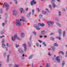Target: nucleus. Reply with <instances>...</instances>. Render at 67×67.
Segmentation results:
<instances>
[{
    "label": "nucleus",
    "instance_id": "nucleus-1",
    "mask_svg": "<svg viewBox=\"0 0 67 67\" xmlns=\"http://www.w3.org/2000/svg\"><path fill=\"white\" fill-rule=\"evenodd\" d=\"M21 18L22 19V20L21 19H20V20L19 19L16 20L15 24L16 26H21V23L20 21H22L23 22H24L25 21V18L24 17L22 16L21 17Z\"/></svg>",
    "mask_w": 67,
    "mask_h": 67
},
{
    "label": "nucleus",
    "instance_id": "nucleus-2",
    "mask_svg": "<svg viewBox=\"0 0 67 67\" xmlns=\"http://www.w3.org/2000/svg\"><path fill=\"white\" fill-rule=\"evenodd\" d=\"M16 38H17L18 40H21V39L18 37L16 35H14L13 36H12V40L13 41H14Z\"/></svg>",
    "mask_w": 67,
    "mask_h": 67
},
{
    "label": "nucleus",
    "instance_id": "nucleus-3",
    "mask_svg": "<svg viewBox=\"0 0 67 67\" xmlns=\"http://www.w3.org/2000/svg\"><path fill=\"white\" fill-rule=\"evenodd\" d=\"M22 46L24 48V51L26 52V43H25L22 45Z\"/></svg>",
    "mask_w": 67,
    "mask_h": 67
},
{
    "label": "nucleus",
    "instance_id": "nucleus-4",
    "mask_svg": "<svg viewBox=\"0 0 67 67\" xmlns=\"http://www.w3.org/2000/svg\"><path fill=\"white\" fill-rule=\"evenodd\" d=\"M54 23L53 22H52V21H49L48 22V26H50L51 25H53Z\"/></svg>",
    "mask_w": 67,
    "mask_h": 67
},
{
    "label": "nucleus",
    "instance_id": "nucleus-5",
    "mask_svg": "<svg viewBox=\"0 0 67 67\" xmlns=\"http://www.w3.org/2000/svg\"><path fill=\"white\" fill-rule=\"evenodd\" d=\"M36 4V1H35V0H33L32 1H31L30 3V4L31 5H33V4Z\"/></svg>",
    "mask_w": 67,
    "mask_h": 67
},
{
    "label": "nucleus",
    "instance_id": "nucleus-6",
    "mask_svg": "<svg viewBox=\"0 0 67 67\" xmlns=\"http://www.w3.org/2000/svg\"><path fill=\"white\" fill-rule=\"evenodd\" d=\"M18 14V11L16 10H14L13 11V14L14 15H16Z\"/></svg>",
    "mask_w": 67,
    "mask_h": 67
},
{
    "label": "nucleus",
    "instance_id": "nucleus-7",
    "mask_svg": "<svg viewBox=\"0 0 67 67\" xmlns=\"http://www.w3.org/2000/svg\"><path fill=\"white\" fill-rule=\"evenodd\" d=\"M34 26L36 29V30H40V28H38L39 27L38 26H37L36 25H34Z\"/></svg>",
    "mask_w": 67,
    "mask_h": 67
},
{
    "label": "nucleus",
    "instance_id": "nucleus-8",
    "mask_svg": "<svg viewBox=\"0 0 67 67\" xmlns=\"http://www.w3.org/2000/svg\"><path fill=\"white\" fill-rule=\"evenodd\" d=\"M58 32L59 35H61L62 33V30L60 29H59L58 31Z\"/></svg>",
    "mask_w": 67,
    "mask_h": 67
},
{
    "label": "nucleus",
    "instance_id": "nucleus-9",
    "mask_svg": "<svg viewBox=\"0 0 67 67\" xmlns=\"http://www.w3.org/2000/svg\"><path fill=\"white\" fill-rule=\"evenodd\" d=\"M18 51L20 54H22V53H23V51L21 49H19Z\"/></svg>",
    "mask_w": 67,
    "mask_h": 67
},
{
    "label": "nucleus",
    "instance_id": "nucleus-10",
    "mask_svg": "<svg viewBox=\"0 0 67 67\" xmlns=\"http://www.w3.org/2000/svg\"><path fill=\"white\" fill-rule=\"evenodd\" d=\"M5 5L6 7V9H9V5L8 4H5Z\"/></svg>",
    "mask_w": 67,
    "mask_h": 67
},
{
    "label": "nucleus",
    "instance_id": "nucleus-11",
    "mask_svg": "<svg viewBox=\"0 0 67 67\" xmlns=\"http://www.w3.org/2000/svg\"><path fill=\"white\" fill-rule=\"evenodd\" d=\"M20 10L21 11V13H24V10L22 8H20Z\"/></svg>",
    "mask_w": 67,
    "mask_h": 67
},
{
    "label": "nucleus",
    "instance_id": "nucleus-12",
    "mask_svg": "<svg viewBox=\"0 0 67 67\" xmlns=\"http://www.w3.org/2000/svg\"><path fill=\"white\" fill-rule=\"evenodd\" d=\"M56 60L59 63L60 62V59H59V57H56V58H55Z\"/></svg>",
    "mask_w": 67,
    "mask_h": 67
},
{
    "label": "nucleus",
    "instance_id": "nucleus-13",
    "mask_svg": "<svg viewBox=\"0 0 67 67\" xmlns=\"http://www.w3.org/2000/svg\"><path fill=\"white\" fill-rule=\"evenodd\" d=\"M46 33V32L44 30L42 31L41 32V34H42V35L45 34Z\"/></svg>",
    "mask_w": 67,
    "mask_h": 67
},
{
    "label": "nucleus",
    "instance_id": "nucleus-14",
    "mask_svg": "<svg viewBox=\"0 0 67 67\" xmlns=\"http://www.w3.org/2000/svg\"><path fill=\"white\" fill-rule=\"evenodd\" d=\"M20 36L21 37H24V32H21L20 34Z\"/></svg>",
    "mask_w": 67,
    "mask_h": 67
},
{
    "label": "nucleus",
    "instance_id": "nucleus-15",
    "mask_svg": "<svg viewBox=\"0 0 67 67\" xmlns=\"http://www.w3.org/2000/svg\"><path fill=\"white\" fill-rule=\"evenodd\" d=\"M28 45L29 47H31V45L32 44V43H31V41H28Z\"/></svg>",
    "mask_w": 67,
    "mask_h": 67
},
{
    "label": "nucleus",
    "instance_id": "nucleus-16",
    "mask_svg": "<svg viewBox=\"0 0 67 67\" xmlns=\"http://www.w3.org/2000/svg\"><path fill=\"white\" fill-rule=\"evenodd\" d=\"M51 4H52V5L53 8H55L56 7V4L54 3H51Z\"/></svg>",
    "mask_w": 67,
    "mask_h": 67
},
{
    "label": "nucleus",
    "instance_id": "nucleus-17",
    "mask_svg": "<svg viewBox=\"0 0 67 67\" xmlns=\"http://www.w3.org/2000/svg\"><path fill=\"white\" fill-rule=\"evenodd\" d=\"M55 38H58L59 40H61V36L60 35H59V37H55Z\"/></svg>",
    "mask_w": 67,
    "mask_h": 67
},
{
    "label": "nucleus",
    "instance_id": "nucleus-18",
    "mask_svg": "<svg viewBox=\"0 0 67 67\" xmlns=\"http://www.w3.org/2000/svg\"><path fill=\"white\" fill-rule=\"evenodd\" d=\"M38 25H40L41 26L43 27L45 26V24H40V23L38 24Z\"/></svg>",
    "mask_w": 67,
    "mask_h": 67
},
{
    "label": "nucleus",
    "instance_id": "nucleus-19",
    "mask_svg": "<svg viewBox=\"0 0 67 67\" xmlns=\"http://www.w3.org/2000/svg\"><path fill=\"white\" fill-rule=\"evenodd\" d=\"M9 56H10V55L8 54L7 56V60L8 63L9 62Z\"/></svg>",
    "mask_w": 67,
    "mask_h": 67
},
{
    "label": "nucleus",
    "instance_id": "nucleus-20",
    "mask_svg": "<svg viewBox=\"0 0 67 67\" xmlns=\"http://www.w3.org/2000/svg\"><path fill=\"white\" fill-rule=\"evenodd\" d=\"M56 24H57V25H58V26H59V27H61V26H62V25H61V24H60V23L58 22L56 23Z\"/></svg>",
    "mask_w": 67,
    "mask_h": 67
},
{
    "label": "nucleus",
    "instance_id": "nucleus-21",
    "mask_svg": "<svg viewBox=\"0 0 67 67\" xmlns=\"http://www.w3.org/2000/svg\"><path fill=\"white\" fill-rule=\"evenodd\" d=\"M31 12H30L27 15V17L28 18H29L30 16V15L31 14Z\"/></svg>",
    "mask_w": 67,
    "mask_h": 67
},
{
    "label": "nucleus",
    "instance_id": "nucleus-22",
    "mask_svg": "<svg viewBox=\"0 0 67 67\" xmlns=\"http://www.w3.org/2000/svg\"><path fill=\"white\" fill-rule=\"evenodd\" d=\"M63 36L64 37L65 36V34H66V32H65V31H63Z\"/></svg>",
    "mask_w": 67,
    "mask_h": 67
},
{
    "label": "nucleus",
    "instance_id": "nucleus-23",
    "mask_svg": "<svg viewBox=\"0 0 67 67\" xmlns=\"http://www.w3.org/2000/svg\"><path fill=\"white\" fill-rule=\"evenodd\" d=\"M51 50H52V51H54L55 49V47H52L51 48Z\"/></svg>",
    "mask_w": 67,
    "mask_h": 67
},
{
    "label": "nucleus",
    "instance_id": "nucleus-24",
    "mask_svg": "<svg viewBox=\"0 0 67 67\" xmlns=\"http://www.w3.org/2000/svg\"><path fill=\"white\" fill-rule=\"evenodd\" d=\"M40 18H43V15L41 14H40L39 16Z\"/></svg>",
    "mask_w": 67,
    "mask_h": 67
},
{
    "label": "nucleus",
    "instance_id": "nucleus-25",
    "mask_svg": "<svg viewBox=\"0 0 67 67\" xmlns=\"http://www.w3.org/2000/svg\"><path fill=\"white\" fill-rule=\"evenodd\" d=\"M2 47H3V48H5V44H2Z\"/></svg>",
    "mask_w": 67,
    "mask_h": 67
},
{
    "label": "nucleus",
    "instance_id": "nucleus-26",
    "mask_svg": "<svg viewBox=\"0 0 67 67\" xmlns=\"http://www.w3.org/2000/svg\"><path fill=\"white\" fill-rule=\"evenodd\" d=\"M62 67H63V66H64V65H65V61H63V62L62 63Z\"/></svg>",
    "mask_w": 67,
    "mask_h": 67
},
{
    "label": "nucleus",
    "instance_id": "nucleus-27",
    "mask_svg": "<svg viewBox=\"0 0 67 67\" xmlns=\"http://www.w3.org/2000/svg\"><path fill=\"white\" fill-rule=\"evenodd\" d=\"M59 53H61L62 54V55H64V52H63V51H59Z\"/></svg>",
    "mask_w": 67,
    "mask_h": 67
},
{
    "label": "nucleus",
    "instance_id": "nucleus-28",
    "mask_svg": "<svg viewBox=\"0 0 67 67\" xmlns=\"http://www.w3.org/2000/svg\"><path fill=\"white\" fill-rule=\"evenodd\" d=\"M32 57H33V55H31L30 56L29 58V59H31V58H32Z\"/></svg>",
    "mask_w": 67,
    "mask_h": 67
},
{
    "label": "nucleus",
    "instance_id": "nucleus-29",
    "mask_svg": "<svg viewBox=\"0 0 67 67\" xmlns=\"http://www.w3.org/2000/svg\"><path fill=\"white\" fill-rule=\"evenodd\" d=\"M49 63H47L46 64V66L47 67H49Z\"/></svg>",
    "mask_w": 67,
    "mask_h": 67
},
{
    "label": "nucleus",
    "instance_id": "nucleus-30",
    "mask_svg": "<svg viewBox=\"0 0 67 67\" xmlns=\"http://www.w3.org/2000/svg\"><path fill=\"white\" fill-rule=\"evenodd\" d=\"M3 31H2L1 32V34H3L4 33V32H3V31H4V29H3Z\"/></svg>",
    "mask_w": 67,
    "mask_h": 67
},
{
    "label": "nucleus",
    "instance_id": "nucleus-31",
    "mask_svg": "<svg viewBox=\"0 0 67 67\" xmlns=\"http://www.w3.org/2000/svg\"><path fill=\"white\" fill-rule=\"evenodd\" d=\"M54 39H55V38L53 37H51V40L52 41H54Z\"/></svg>",
    "mask_w": 67,
    "mask_h": 67
},
{
    "label": "nucleus",
    "instance_id": "nucleus-32",
    "mask_svg": "<svg viewBox=\"0 0 67 67\" xmlns=\"http://www.w3.org/2000/svg\"><path fill=\"white\" fill-rule=\"evenodd\" d=\"M61 12H60V11H59V13H58V15L59 16H60V15H61Z\"/></svg>",
    "mask_w": 67,
    "mask_h": 67
},
{
    "label": "nucleus",
    "instance_id": "nucleus-33",
    "mask_svg": "<svg viewBox=\"0 0 67 67\" xmlns=\"http://www.w3.org/2000/svg\"><path fill=\"white\" fill-rule=\"evenodd\" d=\"M15 46L16 48H18V47H19V44L17 45V44H15Z\"/></svg>",
    "mask_w": 67,
    "mask_h": 67
},
{
    "label": "nucleus",
    "instance_id": "nucleus-34",
    "mask_svg": "<svg viewBox=\"0 0 67 67\" xmlns=\"http://www.w3.org/2000/svg\"><path fill=\"white\" fill-rule=\"evenodd\" d=\"M42 44L43 45H44V46H46V44H45V42H43L42 43Z\"/></svg>",
    "mask_w": 67,
    "mask_h": 67
},
{
    "label": "nucleus",
    "instance_id": "nucleus-35",
    "mask_svg": "<svg viewBox=\"0 0 67 67\" xmlns=\"http://www.w3.org/2000/svg\"><path fill=\"white\" fill-rule=\"evenodd\" d=\"M33 34H34L35 36H36V32H35V31H33Z\"/></svg>",
    "mask_w": 67,
    "mask_h": 67
},
{
    "label": "nucleus",
    "instance_id": "nucleus-36",
    "mask_svg": "<svg viewBox=\"0 0 67 67\" xmlns=\"http://www.w3.org/2000/svg\"><path fill=\"white\" fill-rule=\"evenodd\" d=\"M46 13V12L45 11H43L42 12V14H45Z\"/></svg>",
    "mask_w": 67,
    "mask_h": 67
},
{
    "label": "nucleus",
    "instance_id": "nucleus-37",
    "mask_svg": "<svg viewBox=\"0 0 67 67\" xmlns=\"http://www.w3.org/2000/svg\"><path fill=\"white\" fill-rule=\"evenodd\" d=\"M8 20L7 19H5V23H8Z\"/></svg>",
    "mask_w": 67,
    "mask_h": 67
},
{
    "label": "nucleus",
    "instance_id": "nucleus-38",
    "mask_svg": "<svg viewBox=\"0 0 67 67\" xmlns=\"http://www.w3.org/2000/svg\"><path fill=\"white\" fill-rule=\"evenodd\" d=\"M34 10L32 9V15H33L34 14Z\"/></svg>",
    "mask_w": 67,
    "mask_h": 67
},
{
    "label": "nucleus",
    "instance_id": "nucleus-39",
    "mask_svg": "<svg viewBox=\"0 0 67 67\" xmlns=\"http://www.w3.org/2000/svg\"><path fill=\"white\" fill-rule=\"evenodd\" d=\"M54 46H58V45H57V43H55L54 44Z\"/></svg>",
    "mask_w": 67,
    "mask_h": 67
},
{
    "label": "nucleus",
    "instance_id": "nucleus-40",
    "mask_svg": "<svg viewBox=\"0 0 67 67\" xmlns=\"http://www.w3.org/2000/svg\"><path fill=\"white\" fill-rule=\"evenodd\" d=\"M49 8H50V9H51V10H52V5H49Z\"/></svg>",
    "mask_w": 67,
    "mask_h": 67
},
{
    "label": "nucleus",
    "instance_id": "nucleus-41",
    "mask_svg": "<svg viewBox=\"0 0 67 67\" xmlns=\"http://www.w3.org/2000/svg\"><path fill=\"white\" fill-rule=\"evenodd\" d=\"M37 10L38 12H39L40 11V10L39 9V8H37L36 9Z\"/></svg>",
    "mask_w": 67,
    "mask_h": 67
},
{
    "label": "nucleus",
    "instance_id": "nucleus-42",
    "mask_svg": "<svg viewBox=\"0 0 67 67\" xmlns=\"http://www.w3.org/2000/svg\"><path fill=\"white\" fill-rule=\"evenodd\" d=\"M55 0H52L51 1V3H54V2H55Z\"/></svg>",
    "mask_w": 67,
    "mask_h": 67
},
{
    "label": "nucleus",
    "instance_id": "nucleus-43",
    "mask_svg": "<svg viewBox=\"0 0 67 67\" xmlns=\"http://www.w3.org/2000/svg\"><path fill=\"white\" fill-rule=\"evenodd\" d=\"M19 65L16 64L15 65V67H19Z\"/></svg>",
    "mask_w": 67,
    "mask_h": 67
},
{
    "label": "nucleus",
    "instance_id": "nucleus-44",
    "mask_svg": "<svg viewBox=\"0 0 67 67\" xmlns=\"http://www.w3.org/2000/svg\"><path fill=\"white\" fill-rule=\"evenodd\" d=\"M36 45L37 47H38V46L39 44H38V43H37L36 44Z\"/></svg>",
    "mask_w": 67,
    "mask_h": 67
},
{
    "label": "nucleus",
    "instance_id": "nucleus-45",
    "mask_svg": "<svg viewBox=\"0 0 67 67\" xmlns=\"http://www.w3.org/2000/svg\"><path fill=\"white\" fill-rule=\"evenodd\" d=\"M6 3H5L4 4H3V8H4L5 6V4Z\"/></svg>",
    "mask_w": 67,
    "mask_h": 67
},
{
    "label": "nucleus",
    "instance_id": "nucleus-46",
    "mask_svg": "<svg viewBox=\"0 0 67 67\" xmlns=\"http://www.w3.org/2000/svg\"><path fill=\"white\" fill-rule=\"evenodd\" d=\"M4 37V36H0V38H2V37Z\"/></svg>",
    "mask_w": 67,
    "mask_h": 67
},
{
    "label": "nucleus",
    "instance_id": "nucleus-47",
    "mask_svg": "<svg viewBox=\"0 0 67 67\" xmlns=\"http://www.w3.org/2000/svg\"><path fill=\"white\" fill-rule=\"evenodd\" d=\"M4 25H5V24H4V23H3L2 24V26H4Z\"/></svg>",
    "mask_w": 67,
    "mask_h": 67
},
{
    "label": "nucleus",
    "instance_id": "nucleus-48",
    "mask_svg": "<svg viewBox=\"0 0 67 67\" xmlns=\"http://www.w3.org/2000/svg\"><path fill=\"white\" fill-rule=\"evenodd\" d=\"M2 65L1 64V62L0 61V67H1Z\"/></svg>",
    "mask_w": 67,
    "mask_h": 67
},
{
    "label": "nucleus",
    "instance_id": "nucleus-49",
    "mask_svg": "<svg viewBox=\"0 0 67 67\" xmlns=\"http://www.w3.org/2000/svg\"><path fill=\"white\" fill-rule=\"evenodd\" d=\"M66 55H65V57H67V51L66 52Z\"/></svg>",
    "mask_w": 67,
    "mask_h": 67
},
{
    "label": "nucleus",
    "instance_id": "nucleus-50",
    "mask_svg": "<svg viewBox=\"0 0 67 67\" xmlns=\"http://www.w3.org/2000/svg\"><path fill=\"white\" fill-rule=\"evenodd\" d=\"M2 43H4V39H3L2 40Z\"/></svg>",
    "mask_w": 67,
    "mask_h": 67
},
{
    "label": "nucleus",
    "instance_id": "nucleus-51",
    "mask_svg": "<svg viewBox=\"0 0 67 67\" xmlns=\"http://www.w3.org/2000/svg\"><path fill=\"white\" fill-rule=\"evenodd\" d=\"M45 10H46V11H48V12H49V10H48V9H46Z\"/></svg>",
    "mask_w": 67,
    "mask_h": 67
},
{
    "label": "nucleus",
    "instance_id": "nucleus-52",
    "mask_svg": "<svg viewBox=\"0 0 67 67\" xmlns=\"http://www.w3.org/2000/svg\"><path fill=\"white\" fill-rule=\"evenodd\" d=\"M38 41L40 42V43H42V41H41L40 40H38Z\"/></svg>",
    "mask_w": 67,
    "mask_h": 67
},
{
    "label": "nucleus",
    "instance_id": "nucleus-53",
    "mask_svg": "<svg viewBox=\"0 0 67 67\" xmlns=\"http://www.w3.org/2000/svg\"><path fill=\"white\" fill-rule=\"evenodd\" d=\"M63 11H65V8H63Z\"/></svg>",
    "mask_w": 67,
    "mask_h": 67
},
{
    "label": "nucleus",
    "instance_id": "nucleus-54",
    "mask_svg": "<svg viewBox=\"0 0 67 67\" xmlns=\"http://www.w3.org/2000/svg\"><path fill=\"white\" fill-rule=\"evenodd\" d=\"M29 10V8H26L25 9V10H26V11H27V10Z\"/></svg>",
    "mask_w": 67,
    "mask_h": 67
},
{
    "label": "nucleus",
    "instance_id": "nucleus-55",
    "mask_svg": "<svg viewBox=\"0 0 67 67\" xmlns=\"http://www.w3.org/2000/svg\"><path fill=\"white\" fill-rule=\"evenodd\" d=\"M6 46H7V47H8V46H9V44H8V43H7Z\"/></svg>",
    "mask_w": 67,
    "mask_h": 67
},
{
    "label": "nucleus",
    "instance_id": "nucleus-56",
    "mask_svg": "<svg viewBox=\"0 0 67 67\" xmlns=\"http://www.w3.org/2000/svg\"><path fill=\"white\" fill-rule=\"evenodd\" d=\"M48 55H49V56H51V54H50V52H48Z\"/></svg>",
    "mask_w": 67,
    "mask_h": 67
},
{
    "label": "nucleus",
    "instance_id": "nucleus-57",
    "mask_svg": "<svg viewBox=\"0 0 67 67\" xmlns=\"http://www.w3.org/2000/svg\"><path fill=\"white\" fill-rule=\"evenodd\" d=\"M15 3L16 4H18V2L17 1H15Z\"/></svg>",
    "mask_w": 67,
    "mask_h": 67
},
{
    "label": "nucleus",
    "instance_id": "nucleus-58",
    "mask_svg": "<svg viewBox=\"0 0 67 67\" xmlns=\"http://www.w3.org/2000/svg\"><path fill=\"white\" fill-rule=\"evenodd\" d=\"M5 56H6V54L5 53L4 54V57H5Z\"/></svg>",
    "mask_w": 67,
    "mask_h": 67
},
{
    "label": "nucleus",
    "instance_id": "nucleus-59",
    "mask_svg": "<svg viewBox=\"0 0 67 67\" xmlns=\"http://www.w3.org/2000/svg\"><path fill=\"white\" fill-rule=\"evenodd\" d=\"M44 37H45V38H47V36L46 35L44 36Z\"/></svg>",
    "mask_w": 67,
    "mask_h": 67
},
{
    "label": "nucleus",
    "instance_id": "nucleus-60",
    "mask_svg": "<svg viewBox=\"0 0 67 67\" xmlns=\"http://www.w3.org/2000/svg\"><path fill=\"white\" fill-rule=\"evenodd\" d=\"M54 34V33H52L51 34V35H53V34Z\"/></svg>",
    "mask_w": 67,
    "mask_h": 67
},
{
    "label": "nucleus",
    "instance_id": "nucleus-61",
    "mask_svg": "<svg viewBox=\"0 0 67 67\" xmlns=\"http://www.w3.org/2000/svg\"><path fill=\"white\" fill-rule=\"evenodd\" d=\"M42 36H42V35L40 36V38H42Z\"/></svg>",
    "mask_w": 67,
    "mask_h": 67
},
{
    "label": "nucleus",
    "instance_id": "nucleus-62",
    "mask_svg": "<svg viewBox=\"0 0 67 67\" xmlns=\"http://www.w3.org/2000/svg\"><path fill=\"white\" fill-rule=\"evenodd\" d=\"M9 3L10 4H12V2H10Z\"/></svg>",
    "mask_w": 67,
    "mask_h": 67
},
{
    "label": "nucleus",
    "instance_id": "nucleus-63",
    "mask_svg": "<svg viewBox=\"0 0 67 67\" xmlns=\"http://www.w3.org/2000/svg\"><path fill=\"white\" fill-rule=\"evenodd\" d=\"M29 40H31V36L30 37V38H29Z\"/></svg>",
    "mask_w": 67,
    "mask_h": 67
},
{
    "label": "nucleus",
    "instance_id": "nucleus-64",
    "mask_svg": "<svg viewBox=\"0 0 67 67\" xmlns=\"http://www.w3.org/2000/svg\"><path fill=\"white\" fill-rule=\"evenodd\" d=\"M32 67L34 66H33V63H32Z\"/></svg>",
    "mask_w": 67,
    "mask_h": 67
}]
</instances>
